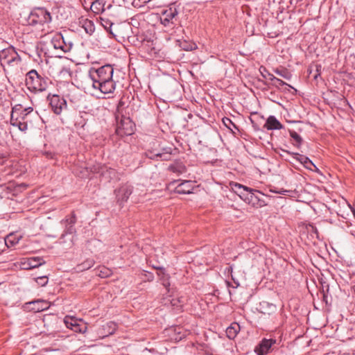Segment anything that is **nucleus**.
I'll list each match as a JSON object with an SVG mask.
<instances>
[{"mask_svg": "<svg viewBox=\"0 0 355 355\" xmlns=\"http://www.w3.org/2000/svg\"><path fill=\"white\" fill-rule=\"evenodd\" d=\"M91 10L94 14H100L105 10V2L103 0H95L90 6Z\"/></svg>", "mask_w": 355, "mask_h": 355, "instance_id": "nucleus-20", "label": "nucleus"}, {"mask_svg": "<svg viewBox=\"0 0 355 355\" xmlns=\"http://www.w3.org/2000/svg\"><path fill=\"white\" fill-rule=\"evenodd\" d=\"M83 27L84 28L85 32L89 34H92L95 29L93 22L88 19L84 20Z\"/></svg>", "mask_w": 355, "mask_h": 355, "instance_id": "nucleus-28", "label": "nucleus"}, {"mask_svg": "<svg viewBox=\"0 0 355 355\" xmlns=\"http://www.w3.org/2000/svg\"><path fill=\"white\" fill-rule=\"evenodd\" d=\"M72 330L75 332L85 333L87 331V327L85 325H80L77 322L74 327H72Z\"/></svg>", "mask_w": 355, "mask_h": 355, "instance_id": "nucleus-36", "label": "nucleus"}, {"mask_svg": "<svg viewBox=\"0 0 355 355\" xmlns=\"http://www.w3.org/2000/svg\"><path fill=\"white\" fill-rule=\"evenodd\" d=\"M132 193V187L125 184L115 190L116 198L119 203L122 204L128 200Z\"/></svg>", "mask_w": 355, "mask_h": 355, "instance_id": "nucleus-11", "label": "nucleus"}, {"mask_svg": "<svg viewBox=\"0 0 355 355\" xmlns=\"http://www.w3.org/2000/svg\"><path fill=\"white\" fill-rule=\"evenodd\" d=\"M123 102L120 101L118 106H117V112L118 114L116 116V132L120 137H123L125 135H131L133 134L135 130V123L130 119V117H126L123 115L119 116L121 107L123 105Z\"/></svg>", "mask_w": 355, "mask_h": 355, "instance_id": "nucleus-3", "label": "nucleus"}, {"mask_svg": "<svg viewBox=\"0 0 355 355\" xmlns=\"http://www.w3.org/2000/svg\"><path fill=\"white\" fill-rule=\"evenodd\" d=\"M114 69L110 64H105L97 69L91 68L89 77L92 80V87L103 94H112L116 89L113 80Z\"/></svg>", "mask_w": 355, "mask_h": 355, "instance_id": "nucleus-1", "label": "nucleus"}, {"mask_svg": "<svg viewBox=\"0 0 355 355\" xmlns=\"http://www.w3.org/2000/svg\"><path fill=\"white\" fill-rule=\"evenodd\" d=\"M37 282L38 283V284L41 285L42 286H45L47 282H48V279H47V277L44 276V277H40L37 278Z\"/></svg>", "mask_w": 355, "mask_h": 355, "instance_id": "nucleus-38", "label": "nucleus"}, {"mask_svg": "<svg viewBox=\"0 0 355 355\" xmlns=\"http://www.w3.org/2000/svg\"><path fill=\"white\" fill-rule=\"evenodd\" d=\"M94 172L100 173L102 175H108L109 178H112L115 175V170L112 168H107L106 166H99L94 168Z\"/></svg>", "mask_w": 355, "mask_h": 355, "instance_id": "nucleus-24", "label": "nucleus"}, {"mask_svg": "<svg viewBox=\"0 0 355 355\" xmlns=\"http://www.w3.org/2000/svg\"><path fill=\"white\" fill-rule=\"evenodd\" d=\"M168 170L176 173H182L185 171V167L182 164H172L169 166Z\"/></svg>", "mask_w": 355, "mask_h": 355, "instance_id": "nucleus-31", "label": "nucleus"}, {"mask_svg": "<svg viewBox=\"0 0 355 355\" xmlns=\"http://www.w3.org/2000/svg\"><path fill=\"white\" fill-rule=\"evenodd\" d=\"M178 46L184 51H192L197 48L196 43L184 40H177Z\"/></svg>", "mask_w": 355, "mask_h": 355, "instance_id": "nucleus-19", "label": "nucleus"}, {"mask_svg": "<svg viewBox=\"0 0 355 355\" xmlns=\"http://www.w3.org/2000/svg\"><path fill=\"white\" fill-rule=\"evenodd\" d=\"M272 85L277 88H280V87L283 85H288V87L293 88L290 85L287 84L286 83H285L284 81L278 78L275 79V81L272 83Z\"/></svg>", "mask_w": 355, "mask_h": 355, "instance_id": "nucleus-37", "label": "nucleus"}, {"mask_svg": "<svg viewBox=\"0 0 355 355\" xmlns=\"http://www.w3.org/2000/svg\"><path fill=\"white\" fill-rule=\"evenodd\" d=\"M5 161H6L5 157L0 156V165L3 164Z\"/></svg>", "mask_w": 355, "mask_h": 355, "instance_id": "nucleus-45", "label": "nucleus"}, {"mask_svg": "<svg viewBox=\"0 0 355 355\" xmlns=\"http://www.w3.org/2000/svg\"><path fill=\"white\" fill-rule=\"evenodd\" d=\"M291 137L296 142V146H300L302 142V139L300 135H298L294 130H289Z\"/></svg>", "mask_w": 355, "mask_h": 355, "instance_id": "nucleus-33", "label": "nucleus"}, {"mask_svg": "<svg viewBox=\"0 0 355 355\" xmlns=\"http://www.w3.org/2000/svg\"><path fill=\"white\" fill-rule=\"evenodd\" d=\"M0 62L3 67L6 64L15 66L20 63L21 58L15 49L12 46H10L0 51Z\"/></svg>", "mask_w": 355, "mask_h": 355, "instance_id": "nucleus-7", "label": "nucleus"}, {"mask_svg": "<svg viewBox=\"0 0 355 355\" xmlns=\"http://www.w3.org/2000/svg\"><path fill=\"white\" fill-rule=\"evenodd\" d=\"M293 157L300 162L306 168L313 171L314 168H317L313 162L306 156L299 154L293 153Z\"/></svg>", "mask_w": 355, "mask_h": 355, "instance_id": "nucleus-16", "label": "nucleus"}, {"mask_svg": "<svg viewBox=\"0 0 355 355\" xmlns=\"http://www.w3.org/2000/svg\"><path fill=\"white\" fill-rule=\"evenodd\" d=\"M321 72V66L320 65H316V74L314 76V78L316 79L318 76L320 75Z\"/></svg>", "mask_w": 355, "mask_h": 355, "instance_id": "nucleus-41", "label": "nucleus"}, {"mask_svg": "<svg viewBox=\"0 0 355 355\" xmlns=\"http://www.w3.org/2000/svg\"><path fill=\"white\" fill-rule=\"evenodd\" d=\"M64 322L67 328L71 329L72 330V327L77 324L78 321L76 319L72 317L66 316L64 318Z\"/></svg>", "mask_w": 355, "mask_h": 355, "instance_id": "nucleus-32", "label": "nucleus"}, {"mask_svg": "<svg viewBox=\"0 0 355 355\" xmlns=\"http://www.w3.org/2000/svg\"><path fill=\"white\" fill-rule=\"evenodd\" d=\"M163 272H164V271H161L160 273H158V275L159 276V278H160V280L162 281V282L164 280H166V277H163Z\"/></svg>", "mask_w": 355, "mask_h": 355, "instance_id": "nucleus-44", "label": "nucleus"}, {"mask_svg": "<svg viewBox=\"0 0 355 355\" xmlns=\"http://www.w3.org/2000/svg\"><path fill=\"white\" fill-rule=\"evenodd\" d=\"M261 307L262 309V313L264 314L270 315L271 313L276 311V306L273 304L269 303L268 302H263L261 303Z\"/></svg>", "mask_w": 355, "mask_h": 355, "instance_id": "nucleus-23", "label": "nucleus"}, {"mask_svg": "<svg viewBox=\"0 0 355 355\" xmlns=\"http://www.w3.org/2000/svg\"><path fill=\"white\" fill-rule=\"evenodd\" d=\"M94 265V261L92 259H88L81 264L77 266L78 270L83 271L91 268Z\"/></svg>", "mask_w": 355, "mask_h": 355, "instance_id": "nucleus-26", "label": "nucleus"}, {"mask_svg": "<svg viewBox=\"0 0 355 355\" xmlns=\"http://www.w3.org/2000/svg\"><path fill=\"white\" fill-rule=\"evenodd\" d=\"M26 85L30 90L35 92H43L48 87V82L38 73L32 69L26 74Z\"/></svg>", "mask_w": 355, "mask_h": 355, "instance_id": "nucleus-4", "label": "nucleus"}, {"mask_svg": "<svg viewBox=\"0 0 355 355\" xmlns=\"http://www.w3.org/2000/svg\"><path fill=\"white\" fill-rule=\"evenodd\" d=\"M48 98L51 108L55 114H60L62 110L67 109V101L64 98L55 94Z\"/></svg>", "mask_w": 355, "mask_h": 355, "instance_id": "nucleus-9", "label": "nucleus"}, {"mask_svg": "<svg viewBox=\"0 0 355 355\" xmlns=\"http://www.w3.org/2000/svg\"><path fill=\"white\" fill-rule=\"evenodd\" d=\"M51 306V303L44 300H37L26 303V309L33 312H40L47 310Z\"/></svg>", "mask_w": 355, "mask_h": 355, "instance_id": "nucleus-12", "label": "nucleus"}, {"mask_svg": "<svg viewBox=\"0 0 355 355\" xmlns=\"http://www.w3.org/2000/svg\"><path fill=\"white\" fill-rule=\"evenodd\" d=\"M238 329H239V324H236L235 327L231 326L227 328L226 334L229 338L233 339L238 333Z\"/></svg>", "mask_w": 355, "mask_h": 355, "instance_id": "nucleus-29", "label": "nucleus"}, {"mask_svg": "<svg viewBox=\"0 0 355 355\" xmlns=\"http://www.w3.org/2000/svg\"><path fill=\"white\" fill-rule=\"evenodd\" d=\"M60 73H68V74H70V69L68 68V67H63L61 71H60Z\"/></svg>", "mask_w": 355, "mask_h": 355, "instance_id": "nucleus-42", "label": "nucleus"}, {"mask_svg": "<svg viewBox=\"0 0 355 355\" xmlns=\"http://www.w3.org/2000/svg\"><path fill=\"white\" fill-rule=\"evenodd\" d=\"M20 237L14 234H10L4 240L5 244L8 248L13 247L19 243Z\"/></svg>", "mask_w": 355, "mask_h": 355, "instance_id": "nucleus-22", "label": "nucleus"}, {"mask_svg": "<svg viewBox=\"0 0 355 355\" xmlns=\"http://www.w3.org/2000/svg\"><path fill=\"white\" fill-rule=\"evenodd\" d=\"M268 130H280L283 128L281 123L277 119L275 116H270L264 125Z\"/></svg>", "mask_w": 355, "mask_h": 355, "instance_id": "nucleus-18", "label": "nucleus"}, {"mask_svg": "<svg viewBox=\"0 0 355 355\" xmlns=\"http://www.w3.org/2000/svg\"><path fill=\"white\" fill-rule=\"evenodd\" d=\"M275 343V339L263 338L255 347L254 352L257 355H266L271 352L272 347Z\"/></svg>", "mask_w": 355, "mask_h": 355, "instance_id": "nucleus-13", "label": "nucleus"}, {"mask_svg": "<svg viewBox=\"0 0 355 355\" xmlns=\"http://www.w3.org/2000/svg\"><path fill=\"white\" fill-rule=\"evenodd\" d=\"M51 21L50 12L43 8H37L31 11L28 22L30 25L48 24Z\"/></svg>", "mask_w": 355, "mask_h": 355, "instance_id": "nucleus-6", "label": "nucleus"}, {"mask_svg": "<svg viewBox=\"0 0 355 355\" xmlns=\"http://www.w3.org/2000/svg\"><path fill=\"white\" fill-rule=\"evenodd\" d=\"M97 275L101 278H106L112 275V271L103 266L98 269Z\"/></svg>", "mask_w": 355, "mask_h": 355, "instance_id": "nucleus-30", "label": "nucleus"}, {"mask_svg": "<svg viewBox=\"0 0 355 355\" xmlns=\"http://www.w3.org/2000/svg\"><path fill=\"white\" fill-rule=\"evenodd\" d=\"M274 71L276 74L285 78L286 80H291V78L292 77V74L291 73V72L288 71V70L285 68H282V69L277 68V69H275L274 70Z\"/></svg>", "mask_w": 355, "mask_h": 355, "instance_id": "nucleus-25", "label": "nucleus"}, {"mask_svg": "<svg viewBox=\"0 0 355 355\" xmlns=\"http://www.w3.org/2000/svg\"><path fill=\"white\" fill-rule=\"evenodd\" d=\"M259 195H263V193L258 190L250 188L241 199L252 207H262L266 205V202L260 198Z\"/></svg>", "mask_w": 355, "mask_h": 355, "instance_id": "nucleus-8", "label": "nucleus"}, {"mask_svg": "<svg viewBox=\"0 0 355 355\" xmlns=\"http://www.w3.org/2000/svg\"><path fill=\"white\" fill-rule=\"evenodd\" d=\"M163 277H166V280H164L162 284L166 289H168V287L170 286V282L168 281L169 277L167 274L163 272Z\"/></svg>", "mask_w": 355, "mask_h": 355, "instance_id": "nucleus-39", "label": "nucleus"}, {"mask_svg": "<svg viewBox=\"0 0 355 355\" xmlns=\"http://www.w3.org/2000/svg\"><path fill=\"white\" fill-rule=\"evenodd\" d=\"M223 122L224 125L227 128H228L230 130H232V128L238 130L237 126L232 121V120L230 119L224 118V119H223Z\"/></svg>", "mask_w": 355, "mask_h": 355, "instance_id": "nucleus-34", "label": "nucleus"}, {"mask_svg": "<svg viewBox=\"0 0 355 355\" xmlns=\"http://www.w3.org/2000/svg\"><path fill=\"white\" fill-rule=\"evenodd\" d=\"M28 265L30 268H37L42 265L44 261L40 257H32L28 259Z\"/></svg>", "mask_w": 355, "mask_h": 355, "instance_id": "nucleus-27", "label": "nucleus"}, {"mask_svg": "<svg viewBox=\"0 0 355 355\" xmlns=\"http://www.w3.org/2000/svg\"><path fill=\"white\" fill-rule=\"evenodd\" d=\"M270 191L273 193H279V194H282V195H286L289 192V191L286 190V189H281L279 191H276V190H270Z\"/></svg>", "mask_w": 355, "mask_h": 355, "instance_id": "nucleus-40", "label": "nucleus"}, {"mask_svg": "<svg viewBox=\"0 0 355 355\" xmlns=\"http://www.w3.org/2000/svg\"><path fill=\"white\" fill-rule=\"evenodd\" d=\"M51 44L55 49H60L67 53L69 52L73 46L71 42H67L61 33H56L51 39Z\"/></svg>", "mask_w": 355, "mask_h": 355, "instance_id": "nucleus-10", "label": "nucleus"}, {"mask_svg": "<svg viewBox=\"0 0 355 355\" xmlns=\"http://www.w3.org/2000/svg\"><path fill=\"white\" fill-rule=\"evenodd\" d=\"M178 12L174 6H171L162 12L160 17L161 23L165 26L173 24V19L178 15Z\"/></svg>", "mask_w": 355, "mask_h": 355, "instance_id": "nucleus-14", "label": "nucleus"}, {"mask_svg": "<svg viewBox=\"0 0 355 355\" xmlns=\"http://www.w3.org/2000/svg\"><path fill=\"white\" fill-rule=\"evenodd\" d=\"M268 76H269V79L271 80V81H273V83L275 81V79H277V78H276L274 75L268 73Z\"/></svg>", "mask_w": 355, "mask_h": 355, "instance_id": "nucleus-43", "label": "nucleus"}, {"mask_svg": "<svg viewBox=\"0 0 355 355\" xmlns=\"http://www.w3.org/2000/svg\"><path fill=\"white\" fill-rule=\"evenodd\" d=\"M37 118V114L34 112L32 107H23L21 104H17L12 107L10 125L26 133L29 128L33 127Z\"/></svg>", "mask_w": 355, "mask_h": 355, "instance_id": "nucleus-2", "label": "nucleus"}, {"mask_svg": "<svg viewBox=\"0 0 355 355\" xmlns=\"http://www.w3.org/2000/svg\"><path fill=\"white\" fill-rule=\"evenodd\" d=\"M181 328L179 327H173L171 331H174L175 333H177V336L174 338L176 340H180L182 339V338L184 336V334L181 333Z\"/></svg>", "mask_w": 355, "mask_h": 355, "instance_id": "nucleus-35", "label": "nucleus"}, {"mask_svg": "<svg viewBox=\"0 0 355 355\" xmlns=\"http://www.w3.org/2000/svg\"><path fill=\"white\" fill-rule=\"evenodd\" d=\"M250 188L239 183H234L232 186L234 191L242 198Z\"/></svg>", "mask_w": 355, "mask_h": 355, "instance_id": "nucleus-21", "label": "nucleus"}, {"mask_svg": "<svg viewBox=\"0 0 355 355\" xmlns=\"http://www.w3.org/2000/svg\"><path fill=\"white\" fill-rule=\"evenodd\" d=\"M193 184L191 181H184L175 187V192L179 194H189L193 192Z\"/></svg>", "mask_w": 355, "mask_h": 355, "instance_id": "nucleus-17", "label": "nucleus"}, {"mask_svg": "<svg viewBox=\"0 0 355 355\" xmlns=\"http://www.w3.org/2000/svg\"><path fill=\"white\" fill-rule=\"evenodd\" d=\"M60 223L64 227V230L60 236V243H66L64 237L67 235H71V238L70 239V242L68 244L69 248H71L73 245V234H75L76 232L75 228V224L76 223V216L73 213H72L70 216H66L65 218L62 220Z\"/></svg>", "mask_w": 355, "mask_h": 355, "instance_id": "nucleus-5", "label": "nucleus"}, {"mask_svg": "<svg viewBox=\"0 0 355 355\" xmlns=\"http://www.w3.org/2000/svg\"><path fill=\"white\" fill-rule=\"evenodd\" d=\"M138 1H140L143 4H145V3H148L150 0H138Z\"/></svg>", "mask_w": 355, "mask_h": 355, "instance_id": "nucleus-46", "label": "nucleus"}, {"mask_svg": "<svg viewBox=\"0 0 355 355\" xmlns=\"http://www.w3.org/2000/svg\"><path fill=\"white\" fill-rule=\"evenodd\" d=\"M146 155L151 159L169 160L171 156V148L165 152H160L157 150L148 151L146 153Z\"/></svg>", "mask_w": 355, "mask_h": 355, "instance_id": "nucleus-15", "label": "nucleus"}]
</instances>
